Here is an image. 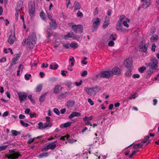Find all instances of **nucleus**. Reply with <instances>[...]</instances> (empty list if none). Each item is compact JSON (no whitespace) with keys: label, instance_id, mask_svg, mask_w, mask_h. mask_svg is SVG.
Wrapping results in <instances>:
<instances>
[{"label":"nucleus","instance_id":"a878e982","mask_svg":"<svg viewBox=\"0 0 159 159\" xmlns=\"http://www.w3.org/2000/svg\"><path fill=\"white\" fill-rule=\"evenodd\" d=\"M71 123H72L71 122H68L64 123L62 124L61 125L60 127L61 128H66L67 127L70 126V125Z\"/></svg>","mask_w":159,"mask_h":159},{"label":"nucleus","instance_id":"e433bc0d","mask_svg":"<svg viewBox=\"0 0 159 159\" xmlns=\"http://www.w3.org/2000/svg\"><path fill=\"white\" fill-rule=\"evenodd\" d=\"M44 127V123L42 122H40L38 123V129H44V128H43Z\"/></svg>","mask_w":159,"mask_h":159},{"label":"nucleus","instance_id":"473e14b6","mask_svg":"<svg viewBox=\"0 0 159 159\" xmlns=\"http://www.w3.org/2000/svg\"><path fill=\"white\" fill-rule=\"evenodd\" d=\"M80 4L78 2H75V3L74 9L75 10H78L80 9Z\"/></svg>","mask_w":159,"mask_h":159},{"label":"nucleus","instance_id":"7c9ffc66","mask_svg":"<svg viewBox=\"0 0 159 159\" xmlns=\"http://www.w3.org/2000/svg\"><path fill=\"white\" fill-rule=\"evenodd\" d=\"M138 94L136 93L131 95L128 98V99L129 100H132V99H134L136 97H138Z\"/></svg>","mask_w":159,"mask_h":159},{"label":"nucleus","instance_id":"f03ea898","mask_svg":"<svg viewBox=\"0 0 159 159\" xmlns=\"http://www.w3.org/2000/svg\"><path fill=\"white\" fill-rule=\"evenodd\" d=\"M100 89V87L96 86L92 88H85L84 90L88 94L92 96L95 95L96 93L99 92Z\"/></svg>","mask_w":159,"mask_h":159},{"label":"nucleus","instance_id":"c9c22d12","mask_svg":"<svg viewBox=\"0 0 159 159\" xmlns=\"http://www.w3.org/2000/svg\"><path fill=\"white\" fill-rule=\"evenodd\" d=\"M47 93H45L43 94L42 95H41V96H40L39 99V101L42 102H43L45 98V96L47 94Z\"/></svg>","mask_w":159,"mask_h":159},{"label":"nucleus","instance_id":"f257e3e1","mask_svg":"<svg viewBox=\"0 0 159 159\" xmlns=\"http://www.w3.org/2000/svg\"><path fill=\"white\" fill-rule=\"evenodd\" d=\"M36 38L35 34L32 33L27 39V45L30 48H32L36 43Z\"/></svg>","mask_w":159,"mask_h":159},{"label":"nucleus","instance_id":"393cba45","mask_svg":"<svg viewBox=\"0 0 159 159\" xmlns=\"http://www.w3.org/2000/svg\"><path fill=\"white\" fill-rule=\"evenodd\" d=\"M75 104V102L73 100H69L67 102V106L68 107H72Z\"/></svg>","mask_w":159,"mask_h":159},{"label":"nucleus","instance_id":"f8f14e48","mask_svg":"<svg viewBox=\"0 0 159 159\" xmlns=\"http://www.w3.org/2000/svg\"><path fill=\"white\" fill-rule=\"evenodd\" d=\"M34 4H30L29 6V14L30 16L32 17L34 16Z\"/></svg>","mask_w":159,"mask_h":159},{"label":"nucleus","instance_id":"5701e85b","mask_svg":"<svg viewBox=\"0 0 159 159\" xmlns=\"http://www.w3.org/2000/svg\"><path fill=\"white\" fill-rule=\"evenodd\" d=\"M122 22L123 24L127 28L129 27V25L127 24V22H130V20L129 19L127 18H125V17L123 20Z\"/></svg>","mask_w":159,"mask_h":159},{"label":"nucleus","instance_id":"9d476101","mask_svg":"<svg viewBox=\"0 0 159 159\" xmlns=\"http://www.w3.org/2000/svg\"><path fill=\"white\" fill-rule=\"evenodd\" d=\"M132 59L131 57L126 58L124 62V66L127 68H129L132 66Z\"/></svg>","mask_w":159,"mask_h":159},{"label":"nucleus","instance_id":"0e129e2a","mask_svg":"<svg viewBox=\"0 0 159 159\" xmlns=\"http://www.w3.org/2000/svg\"><path fill=\"white\" fill-rule=\"evenodd\" d=\"M9 113L8 111H6L2 115V116L3 117H5L7 116Z\"/></svg>","mask_w":159,"mask_h":159},{"label":"nucleus","instance_id":"37998d69","mask_svg":"<svg viewBox=\"0 0 159 159\" xmlns=\"http://www.w3.org/2000/svg\"><path fill=\"white\" fill-rule=\"evenodd\" d=\"M149 136H147L145 137L143 139V140L142 141V143L143 144H144L146 143L147 141L149 139Z\"/></svg>","mask_w":159,"mask_h":159},{"label":"nucleus","instance_id":"774afa93","mask_svg":"<svg viewBox=\"0 0 159 159\" xmlns=\"http://www.w3.org/2000/svg\"><path fill=\"white\" fill-rule=\"evenodd\" d=\"M25 117V116L22 114H20L19 116V118L20 119H24Z\"/></svg>","mask_w":159,"mask_h":159},{"label":"nucleus","instance_id":"7ed1b4c3","mask_svg":"<svg viewBox=\"0 0 159 159\" xmlns=\"http://www.w3.org/2000/svg\"><path fill=\"white\" fill-rule=\"evenodd\" d=\"M101 20L98 17L93 19L92 20L93 24L92 25V30L93 31H95L100 24Z\"/></svg>","mask_w":159,"mask_h":159},{"label":"nucleus","instance_id":"bf43d9fd","mask_svg":"<svg viewBox=\"0 0 159 159\" xmlns=\"http://www.w3.org/2000/svg\"><path fill=\"white\" fill-rule=\"evenodd\" d=\"M156 47V46L155 45V43H153L152 45V48H151V50L152 51L154 52L155 51V48Z\"/></svg>","mask_w":159,"mask_h":159},{"label":"nucleus","instance_id":"4468645a","mask_svg":"<svg viewBox=\"0 0 159 159\" xmlns=\"http://www.w3.org/2000/svg\"><path fill=\"white\" fill-rule=\"evenodd\" d=\"M57 142V141H55L54 142L48 143V145L49 149L52 150L54 149L57 146V145L55 143Z\"/></svg>","mask_w":159,"mask_h":159},{"label":"nucleus","instance_id":"2eb2a0df","mask_svg":"<svg viewBox=\"0 0 159 159\" xmlns=\"http://www.w3.org/2000/svg\"><path fill=\"white\" fill-rule=\"evenodd\" d=\"M52 23L50 24L49 27L51 30H54L56 28L57 25L55 20L54 19H51Z\"/></svg>","mask_w":159,"mask_h":159},{"label":"nucleus","instance_id":"4c0bfd02","mask_svg":"<svg viewBox=\"0 0 159 159\" xmlns=\"http://www.w3.org/2000/svg\"><path fill=\"white\" fill-rule=\"evenodd\" d=\"M93 116H90L89 117L85 116L83 119V120L84 121H86L91 120L93 119Z\"/></svg>","mask_w":159,"mask_h":159},{"label":"nucleus","instance_id":"423d86ee","mask_svg":"<svg viewBox=\"0 0 159 159\" xmlns=\"http://www.w3.org/2000/svg\"><path fill=\"white\" fill-rule=\"evenodd\" d=\"M112 75L111 70L102 71L99 74L100 77L107 79H109Z\"/></svg>","mask_w":159,"mask_h":159},{"label":"nucleus","instance_id":"c03bdc74","mask_svg":"<svg viewBox=\"0 0 159 159\" xmlns=\"http://www.w3.org/2000/svg\"><path fill=\"white\" fill-rule=\"evenodd\" d=\"M8 145H3L0 146V151H2L6 150L7 148Z\"/></svg>","mask_w":159,"mask_h":159},{"label":"nucleus","instance_id":"09e8293b","mask_svg":"<svg viewBox=\"0 0 159 159\" xmlns=\"http://www.w3.org/2000/svg\"><path fill=\"white\" fill-rule=\"evenodd\" d=\"M49 149V148H48V145H47V146H44L43 148L41 150V151L42 152H45L48 150Z\"/></svg>","mask_w":159,"mask_h":159},{"label":"nucleus","instance_id":"6ab92c4d","mask_svg":"<svg viewBox=\"0 0 159 159\" xmlns=\"http://www.w3.org/2000/svg\"><path fill=\"white\" fill-rule=\"evenodd\" d=\"M81 114L78 112H74L70 114L68 117L70 119H71L74 117H78L80 116Z\"/></svg>","mask_w":159,"mask_h":159},{"label":"nucleus","instance_id":"6e6552de","mask_svg":"<svg viewBox=\"0 0 159 159\" xmlns=\"http://www.w3.org/2000/svg\"><path fill=\"white\" fill-rule=\"evenodd\" d=\"M17 94L21 103L26 99L27 96V93L24 92H19Z\"/></svg>","mask_w":159,"mask_h":159},{"label":"nucleus","instance_id":"ddd939ff","mask_svg":"<svg viewBox=\"0 0 159 159\" xmlns=\"http://www.w3.org/2000/svg\"><path fill=\"white\" fill-rule=\"evenodd\" d=\"M112 75V74L119 75H120L121 73V71L120 69L117 67H115L113 68L112 70H111Z\"/></svg>","mask_w":159,"mask_h":159},{"label":"nucleus","instance_id":"c756f323","mask_svg":"<svg viewBox=\"0 0 159 159\" xmlns=\"http://www.w3.org/2000/svg\"><path fill=\"white\" fill-rule=\"evenodd\" d=\"M117 36L115 34H111L109 37V40H115L116 39Z\"/></svg>","mask_w":159,"mask_h":159},{"label":"nucleus","instance_id":"79ce46f5","mask_svg":"<svg viewBox=\"0 0 159 159\" xmlns=\"http://www.w3.org/2000/svg\"><path fill=\"white\" fill-rule=\"evenodd\" d=\"M11 133L12 135L14 136H16L19 134V132L14 130H11Z\"/></svg>","mask_w":159,"mask_h":159},{"label":"nucleus","instance_id":"bb28decb","mask_svg":"<svg viewBox=\"0 0 159 159\" xmlns=\"http://www.w3.org/2000/svg\"><path fill=\"white\" fill-rule=\"evenodd\" d=\"M43 85L42 84L38 85L36 88L35 90L37 92H40L42 89Z\"/></svg>","mask_w":159,"mask_h":159},{"label":"nucleus","instance_id":"864d4df0","mask_svg":"<svg viewBox=\"0 0 159 159\" xmlns=\"http://www.w3.org/2000/svg\"><path fill=\"white\" fill-rule=\"evenodd\" d=\"M31 77V75L30 74H25V78L26 80H29L30 79V77Z\"/></svg>","mask_w":159,"mask_h":159},{"label":"nucleus","instance_id":"603ef678","mask_svg":"<svg viewBox=\"0 0 159 159\" xmlns=\"http://www.w3.org/2000/svg\"><path fill=\"white\" fill-rule=\"evenodd\" d=\"M131 70H128L125 73L126 75L127 76H130L131 75Z\"/></svg>","mask_w":159,"mask_h":159},{"label":"nucleus","instance_id":"f3484780","mask_svg":"<svg viewBox=\"0 0 159 159\" xmlns=\"http://www.w3.org/2000/svg\"><path fill=\"white\" fill-rule=\"evenodd\" d=\"M75 35L72 32H69L67 34L64 36V38L66 40L68 39L69 38L75 39Z\"/></svg>","mask_w":159,"mask_h":159},{"label":"nucleus","instance_id":"338daca9","mask_svg":"<svg viewBox=\"0 0 159 159\" xmlns=\"http://www.w3.org/2000/svg\"><path fill=\"white\" fill-rule=\"evenodd\" d=\"M66 111V109L65 108H64L62 109L60 111V113L61 114H63L65 113Z\"/></svg>","mask_w":159,"mask_h":159},{"label":"nucleus","instance_id":"58836bf2","mask_svg":"<svg viewBox=\"0 0 159 159\" xmlns=\"http://www.w3.org/2000/svg\"><path fill=\"white\" fill-rule=\"evenodd\" d=\"M99 144V141H95V142H94L92 144V146L94 148H98Z\"/></svg>","mask_w":159,"mask_h":159},{"label":"nucleus","instance_id":"412c9836","mask_svg":"<svg viewBox=\"0 0 159 159\" xmlns=\"http://www.w3.org/2000/svg\"><path fill=\"white\" fill-rule=\"evenodd\" d=\"M156 71L153 69H152L151 68L149 69H148L146 73V75L145 78H149L150 75L154 72H155Z\"/></svg>","mask_w":159,"mask_h":159},{"label":"nucleus","instance_id":"0eeeda50","mask_svg":"<svg viewBox=\"0 0 159 159\" xmlns=\"http://www.w3.org/2000/svg\"><path fill=\"white\" fill-rule=\"evenodd\" d=\"M73 30L75 33H80L82 32L83 27L81 25H73L72 27Z\"/></svg>","mask_w":159,"mask_h":159},{"label":"nucleus","instance_id":"9b49d317","mask_svg":"<svg viewBox=\"0 0 159 159\" xmlns=\"http://www.w3.org/2000/svg\"><path fill=\"white\" fill-rule=\"evenodd\" d=\"M141 2L142 3V7L144 9L149 7L150 5V0H141Z\"/></svg>","mask_w":159,"mask_h":159},{"label":"nucleus","instance_id":"a211bd4d","mask_svg":"<svg viewBox=\"0 0 159 159\" xmlns=\"http://www.w3.org/2000/svg\"><path fill=\"white\" fill-rule=\"evenodd\" d=\"M15 39V34L14 33L13 35L11 34L10 35L8 40V42L10 44H12L14 43Z\"/></svg>","mask_w":159,"mask_h":159},{"label":"nucleus","instance_id":"dca6fc26","mask_svg":"<svg viewBox=\"0 0 159 159\" xmlns=\"http://www.w3.org/2000/svg\"><path fill=\"white\" fill-rule=\"evenodd\" d=\"M148 43H147L145 44L144 45H143V44L142 45H140L139 47L142 51L143 52H145L147 50V48L148 46Z\"/></svg>","mask_w":159,"mask_h":159},{"label":"nucleus","instance_id":"5fc2aeb1","mask_svg":"<svg viewBox=\"0 0 159 159\" xmlns=\"http://www.w3.org/2000/svg\"><path fill=\"white\" fill-rule=\"evenodd\" d=\"M63 46L66 49L69 48L70 46V45L69 43L63 44Z\"/></svg>","mask_w":159,"mask_h":159},{"label":"nucleus","instance_id":"f704fd0d","mask_svg":"<svg viewBox=\"0 0 159 159\" xmlns=\"http://www.w3.org/2000/svg\"><path fill=\"white\" fill-rule=\"evenodd\" d=\"M58 66L57 64H55L54 65L51 64L49 66L50 68L53 70L57 69L58 68Z\"/></svg>","mask_w":159,"mask_h":159},{"label":"nucleus","instance_id":"a19ab883","mask_svg":"<svg viewBox=\"0 0 159 159\" xmlns=\"http://www.w3.org/2000/svg\"><path fill=\"white\" fill-rule=\"evenodd\" d=\"M20 122L21 125L22 126L27 127L29 126V124L28 123H25L22 120H20Z\"/></svg>","mask_w":159,"mask_h":159},{"label":"nucleus","instance_id":"680f3d73","mask_svg":"<svg viewBox=\"0 0 159 159\" xmlns=\"http://www.w3.org/2000/svg\"><path fill=\"white\" fill-rule=\"evenodd\" d=\"M114 44V42L112 41H110L108 43V45L110 46H113Z\"/></svg>","mask_w":159,"mask_h":159},{"label":"nucleus","instance_id":"a18cd8bd","mask_svg":"<svg viewBox=\"0 0 159 159\" xmlns=\"http://www.w3.org/2000/svg\"><path fill=\"white\" fill-rule=\"evenodd\" d=\"M146 68L145 67L143 66V67H140L139 69L138 70L141 73H143L144 72V70L146 69Z\"/></svg>","mask_w":159,"mask_h":159},{"label":"nucleus","instance_id":"13d9d810","mask_svg":"<svg viewBox=\"0 0 159 159\" xmlns=\"http://www.w3.org/2000/svg\"><path fill=\"white\" fill-rule=\"evenodd\" d=\"M21 55V52H19L16 56L15 58L17 60H18L20 58Z\"/></svg>","mask_w":159,"mask_h":159},{"label":"nucleus","instance_id":"69168bd1","mask_svg":"<svg viewBox=\"0 0 159 159\" xmlns=\"http://www.w3.org/2000/svg\"><path fill=\"white\" fill-rule=\"evenodd\" d=\"M6 58L5 57H3L1 59H0V62H4L6 61Z\"/></svg>","mask_w":159,"mask_h":159},{"label":"nucleus","instance_id":"2f4dec72","mask_svg":"<svg viewBox=\"0 0 159 159\" xmlns=\"http://www.w3.org/2000/svg\"><path fill=\"white\" fill-rule=\"evenodd\" d=\"M48 155L49 154L48 152H43L39 155V157L40 158H43L48 157Z\"/></svg>","mask_w":159,"mask_h":159},{"label":"nucleus","instance_id":"72a5a7b5","mask_svg":"<svg viewBox=\"0 0 159 159\" xmlns=\"http://www.w3.org/2000/svg\"><path fill=\"white\" fill-rule=\"evenodd\" d=\"M40 16L42 19L44 21H46V18L45 17V14L42 11L40 13Z\"/></svg>","mask_w":159,"mask_h":159},{"label":"nucleus","instance_id":"49530a36","mask_svg":"<svg viewBox=\"0 0 159 159\" xmlns=\"http://www.w3.org/2000/svg\"><path fill=\"white\" fill-rule=\"evenodd\" d=\"M139 150H135L133 151L132 153L129 156V157L131 158H132L134 155V154L138 152L139 151Z\"/></svg>","mask_w":159,"mask_h":159},{"label":"nucleus","instance_id":"aec40b11","mask_svg":"<svg viewBox=\"0 0 159 159\" xmlns=\"http://www.w3.org/2000/svg\"><path fill=\"white\" fill-rule=\"evenodd\" d=\"M52 123L50 121H46L44 123L43 128H44V129H49L52 126Z\"/></svg>","mask_w":159,"mask_h":159},{"label":"nucleus","instance_id":"e2e57ef3","mask_svg":"<svg viewBox=\"0 0 159 159\" xmlns=\"http://www.w3.org/2000/svg\"><path fill=\"white\" fill-rule=\"evenodd\" d=\"M133 77L134 78H139L140 77V75L138 74H134L133 75Z\"/></svg>","mask_w":159,"mask_h":159},{"label":"nucleus","instance_id":"ea45409f","mask_svg":"<svg viewBox=\"0 0 159 159\" xmlns=\"http://www.w3.org/2000/svg\"><path fill=\"white\" fill-rule=\"evenodd\" d=\"M70 46L73 48H77L78 46L76 43L72 42L70 44Z\"/></svg>","mask_w":159,"mask_h":159},{"label":"nucleus","instance_id":"8fccbe9b","mask_svg":"<svg viewBox=\"0 0 159 159\" xmlns=\"http://www.w3.org/2000/svg\"><path fill=\"white\" fill-rule=\"evenodd\" d=\"M54 112L57 115H59L60 114V112L58 109L57 108H55L53 109Z\"/></svg>","mask_w":159,"mask_h":159},{"label":"nucleus","instance_id":"39448f33","mask_svg":"<svg viewBox=\"0 0 159 159\" xmlns=\"http://www.w3.org/2000/svg\"><path fill=\"white\" fill-rule=\"evenodd\" d=\"M158 60L154 58L151 60L150 63L151 68L152 69L156 71L158 69Z\"/></svg>","mask_w":159,"mask_h":159},{"label":"nucleus","instance_id":"de8ad7c7","mask_svg":"<svg viewBox=\"0 0 159 159\" xmlns=\"http://www.w3.org/2000/svg\"><path fill=\"white\" fill-rule=\"evenodd\" d=\"M39 138V137H34L33 138L30 139L28 140V143L30 144V143H32L34 139H38Z\"/></svg>","mask_w":159,"mask_h":159},{"label":"nucleus","instance_id":"4d7b16f0","mask_svg":"<svg viewBox=\"0 0 159 159\" xmlns=\"http://www.w3.org/2000/svg\"><path fill=\"white\" fill-rule=\"evenodd\" d=\"M88 101L89 103L90 104L91 106H93L94 105V102L91 98H88Z\"/></svg>","mask_w":159,"mask_h":159},{"label":"nucleus","instance_id":"c85d7f7f","mask_svg":"<svg viewBox=\"0 0 159 159\" xmlns=\"http://www.w3.org/2000/svg\"><path fill=\"white\" fill-rule=\"evenodd\" d=\"M158 39V37L157 35H154L151 38V41L152 42H155L157 41Z\"/></svg>","mask_w":159,"mask_h":159},{"label":"nucleus","instance_id":"6e6d98bb","mask_svg":"<svg viewBox=\"0 0 159 159\" xmlns=\"http://www.w3.org/2000/svg\"><path fill=\"white\" fill-rule=\"evenodd\" d=\"M142 145L140 143H138L134 145V148H140L142 146Z\"/></svg>","mask_w":159,"mask_h":159},{"label":"nucleus","instance_id":"1a4fd4ad","mask_svg":"<svg viewBox=\"0 0 159 159\" xmlns=\"http://www.w3.org/2000/svg\"><path fill=\"white\" fill-rule=\"evenodd\" d=\"M21 157L20 154L15 152H14L9 154L8 156V158L11 159H16L20 158Z\"/></svg>","mask_w":159,"mask_h":159},{"label":"nucleus","instance_id":"20e7f679","mask_svg":"<svg viewBox=\"0 0 159 159\" xmlns=\"http://www.w3.org/2000/svg\"><path fill=\"white\" fill-rule=\"evenodd\" d=\"M125 18L124 15L121 16L120 17L119 20L118 22V23L116 26V28L117 30L120 31L121 32H124L125 31L122 29V21Z\"/></svg>","mask_w":159,"mask_h":159},{"label":"nucleus","instance_id":"052dcab7","mask_svg":"<svg viewBox=\"0 0 159 159\" xmlns=\"http://www.w3.org/2000/svg\"><path fill=\"white\" fill-rule=\"evenodd\" d=\"M30 117V118H33V117H35L36 116V114L35 113H30L29 114Z\"/></svg>","mask_w":159,"mask_h":159},{"label":"nucleus","instance_id":"b1692460","mask_svg":"<svg viewBox=\"0 0 159 159\" xmlns=\"http://www.w3.org/2000/svg\"><path fill=\"white\" fill-rule=\"evenodd\" d=\"M109 19L108 17H106L105 20L103 24V27L104 28H106L109 25Z\"/></svg>","mask_w":159,"mask_h":159},{"label":"nucleus","instance_id":"3c124183","mask_svg":"<svg viewBox=\"0 0 159 159\" xmlns=\"http://www.w3.org/2000/svg\"><path fill=\"white\" fill-rule=\"evenodd\" d=\"M77 16L80 18L82 17L83 16V14L82 12L79 11L77 13Z\"/></svg>","mask_w":159,"mask_h":159},{"label":"nucleus","instance_id":"4be33fe9","mask_svg":"<svg viewBox=\"0 0 159 159\" xmlns=\"http://www.w3.org/2000/svg\"><path fill=\"white\" fill-rule=\"evenodd\" d=\"M62 89V87L60 85L55 86L54 87V92L55 93H57L60 92Z\"/></svg>","mask_w":159,"mask_h":159},{"label":"nucleus","instance_id":"cd10ccee","mask_svg":"<svg viewBox=\"0 0 159 159\" xmlns=\"http://www.w3.org/2000/svg\"><path fill=\"white\" fill-rule=\"evenodd\" d=\"M20 4L19 5H18L17 6V8L16 9V13L15 16L16 17V19H17L18 18V15H19V11L20 10L21 8V7H20Z\"/></svg>","mask_w":159,"mask_h":159}]
</instances>
